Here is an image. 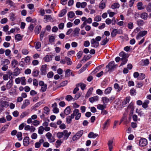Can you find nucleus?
<instances>
[{
  "label": "nucleus",
  "instance_id": "nucleus-55",
  "mask_svg": "<svg viewBox=\"0 0 151 151\" xmlns=\"http://www.w3.org/2000/svg\"><path fill=\"white\" fill-rule=\"evenodd\" d=\"M117 33V29H114L111 33V35L112 37L115 36Z\"/></svg>",
  "mask_w": 151,
  "mask_h": 151
},
{
  "label": "nucleus",
  "instance_id": "nucleus-8",
  "mask_svg": "<svg viewBox=\"0 0 151 151\" xmlns=\"http://www.w3.org/2000/svg\"><path fill=\"white\" fill-rule=\"evenodd\" d=\"M74 114L76 116L75 119L76 120H78L81 116V113L79 112V110L78 109H75L74 111Z\"/></svg>",
  "mask_w": 151,
  "mask_h": 151
},
{
  "label": "nucleus",
  "instance_id": "nucleus-4",
  "mask_svg": "<svg viewBox=\"0 0 151 151\" xmlns=\"http://www.w3.org/2000/svg\"><path fill=\"white\" fill-rule=\"evenodd\" d=\"M114 63V61H112L110 62L108 65H106V68H108V71H110L117 66V65H115Z\"/></svg>",
  "mask_w": 151,
  "mask_h": 151
},
{
  "label": "nucleus",
  "instance_id": "nucleus-18",
  "mask_svg": "<svg viewBox=\"0 0 151 151\" xmlns=\"http://www.w3.org/2000/svg\"><path fill=\"white\" fill-rule=\"evenodd\" d=\"M137 5V9L139 10L143 9L145 7V6L143 5L142 3L141 2L138 3Z\"/></svg>",
  "mask_w": 151,
  "mask_h": 151
},
{
  "label": "nucleus",
  "instance_id": "nucleus-46",
  "mask_svg": "<svg viewBox=\"0 0 151 151\" xmlns=\"http://www.w3.org/2000/svg\"><path fill=\"white\" fill-rule=\"evenodd\" d=\"M66 10L65 9L62 10L59 14L60 17H61L65 15L66 13Z\"/></svg>",
  "mask_w": 151,
  "mask_h": 151
},
{
  "label": "nucleus",
  "instance_id": "nucleus-58",
  "mask_svg": "<svg viewBox=\"0 0 151 151\" xmlns=\"http://www.w3.org/2000/svg\"><path fill=\"white\" fill-rule=\"evenodd\" d=\"M127 27L129 29H132L134 27L133 23L132 22L129 23L127 24Z\"/></svg>",
  "mask_w": 151,
  "mask_h": 151
},
{
  "label": "nucleus",
  "instance_id": "nucleus-64",
  "mask_svg": "<svg viewBox=\"0 0 151 151\" xmlns=\"http://www.w3.org/2000/svg\"><path fill=\"white\" fill-rule=\"evenodd\" d=\"M146 9L147 12H150L151 11V3H149L148 4Z\"/></svg>",
  "mask_w": 151,
  "mask_h": 151
},
{
  "label": "nucleus",
  "instance_id": "nucleus-45",
  "mask_svg": "<svg viewBox=\"0 0 151 151\" xmlns=\"http://www.w3.org/2000/svg\"><path fill=\"white\" fill-rule=\"evenodd\" d=\"M10 19L12 21H14L16 19L15 14L13 13H11L10 14Z\"/></svg>",
  "mask_w": 151,
  "mask_h": 151
},
{
  "label": "nucleus",
  "instance_id": "nucleus-11",
  "mask_svg": "<svg viewBox=\"0 0 151 151\" xmlns=\"http://www.w3.org/2000/svg\"><path fill=\"white\" fill-rule=\"evenodd\" d=\"M81 20L84 22H85L86 24L87 23L91 24L92 22V19L91 18H89L87 19L85 17H83L81 18Z\"/></svg>",
  "mask_w": 151,
  "mask_h": 151
},
{
  "label": "nucleus",
  "instance_id": "nucleus-59",
  "mask_svg": "<svg viewBox=\"0 0 151 151\" xmlns=\"http://www.w3.org/2000/svg\"><path fill=\"white\" fill-rule=\"evenodd\" d=\"M114 87L115 89H118V91H120L122 89V88L119 87V85L117 83L114 84Z\"/></svg>",
  "mask_w": 151,
  "mask_h": 151
},
{
  "label": "nucleus",
  "instance_id": "nucleus-19",
  "mask_svg": "<svg viewBox=\"0 0 151 151\" xmlns=\"http://www.w3.org/2000/svg\"><path fill=\"white\" fill-rule=\"evenodd\" d=\"M37 118V116L36 115L34 114L32 115L31 118H29L27 121V122L28 124H30L32 123V119L35 120Z\"/></svg>",
  "mask_w": 151,
  "mask_h": 151
},
{
  "label": "nucleus",
  "instance_id": "nucleus-2",
  "mask_svg": "<svg viewBox=\"0 0 151 151\" xmlns=\"http://www.w3.org/2000/svg\"><path fill=\"white\" fill-rule=\"evenodd\" d=\"M0 103V111H3L4 110V107L7 108L9 106V103L6 101H1Z\"/></svg>",
  "mask_w": 151,
  "mask_h": 151
},
{
  "label": "nucleus",
  "instance_id": "nucleus-60",
  "mask_svg": "<svg viewBox=\"0 0 151 151\" xmlns=\"http://www.w3.org/2000/svg\"><path fill=\"white\" fill-rule=\"evenodd\" d=\"M44 113L47 114L49 113L50 111V109L49 108L45 106L44 108Z\"/></svg>",
  "mask_w": 151,
  "mask_h": 151
},
{
  "label": "nucleus",
  "instance_id": "nucleus-38",
  "mask_svg": "<svg viewBox=\"0 0 151 151\" xmlns=\"http://www.w3.org/2000/svg\"><path fill=\"white\" fill-rule=\"evenodd\" d=\"M110 120H107L103 125V129H105L108 127L109 124Z\"/></svg>",
  "mask_w": 151,
  "mask_h": 151
},
{
  "label": "nucleus",
  "instance_id": "nucleus-44",
  "mask_svg": "<svg viewBox=\"0 0 151 151\" xmlns=\"http://www.w3.org/2000/svg\"><path fill=\"white\" fill-rule=\"evenodd\" d=\"M18 61L14 59L12 60L11 63L12 66L13 68H15L18 64Z\"/></svg>",
  "mask_w": 151,
  "mask_h": 151
},
{
  "label": "nucleus",
  "instance_id": "nucleus-35",
  "mask_svg": "<svg viewBox=\"0 0 151 151\" xmlns=\"http://www.w3.org/2000/svg\"><path fill=\"white\" fill-rule=\"evenodd\" d=\"M23 37V36L21 35L20 34H17L15 36V38L17 41H19L21 40Z\"/></svg>",
  "mask_w": 151,
  "mask_h": 151
},
{
  "label": "nucleus",
  "instance_id": "nucleus-1",
  "mask_svg": "<svg viewBox=\"0 0 151 151\" xmlns=\"http://www.w3.org/2000/svg\"><path fill=\"white\" fill-rule=\"evenodd\" d=\"M70 132H68L67 130H64L62 132H58L56 134L59 138H63V140H67L71 134Z\"/></svg>",
  "mask_w": 151,
  "mask_h": 151
},
{
  "label": "nucleus",
  "instance_id": "nucleus-24",
  "mask_svg": "<svg viewBox=\"0 0 151 151\" xmlns=\"http://www.w3.org/2000/svg\"><path fill=\"white\" fill-rule=\"evenodd\" d=\"M98 136V134H94L93 132H90L88 135V137L90 138H94Z\"/></svg>",
  "mask_w": 151,
  "mask_h": 151
},
{
  "label": "nucleus",
  "instance_id": "nucleus-9",
  "mask_svg": "<svg viewBox=\"0 0 151 151\" xmlns=\"http://www.w3.org/2000/svg\"><path fill=\"white\" fill-rule=\"evenodd\" d=\"M24 129L26 131L29 130L30 132H34L35 131L36 129L33 126H30L29 125H27L25 127Z\"/></svg>",
  "mask_w": 151,
  "mask_h": 151
},
{
  "label": "nucleus",
  "instance_id": "nucleus-6",
  "mask_svg": "<svg viewBox=\"0 0 151 151\" xmlns=\"http://www.w3.org/2000/svg\"><path fill=\"white\" fill-rule=\"evenodd\" d=\"M147 31L144 30L143 31H141L140 32L137 34L136 36V38L137 40L139 39L141 37H143L145 36L147 34Z\"/></svg>",
  "mask_w": 151,
  "mask_h": 151
},
{
  "label": "nucleus",
  "instance_id": "nucleus-56",
  "mask_svg": "<svg viewBox=\"0 0 151 151\" xmlns=\"http://www.w3.org/2000/svg\"><path fill=\"white\" fill-rule=\"evenodd\" d=\"M41 88L40 91L42 92H44L46 91L47 88V85L45 84V85H44L43 86H41Z\"/></svg>",
  "mask_w": 151,
  "mask_h": 151
},
{
  "label": "nucleus",
  "instance_id": "nucleus-25",
  "mask_svg": "<svg viewBox=\"0 0 151 151\" xmlns=\"http://www.w3.org/2000/svg\"><path fill=\"white\" fill-rule=\"evenodd\" d=\"M130 99V97H127L126 98V99L124 101L122 102V104L124 106H126V105L129 102Z\"/></svg>",
  "mask_w": 151,
  "mask_h": 151
},
{
  "label": "nucleus",
  "instance_id": "nucleus-54",
  "mask_svg": "<svg viewBox=\"0 0 151 151\" xmlns=\"http://www.w3.org/2000/svg\"><path fill=\"white\" fill-rule=\"evenodd\" d=\"M32 123L33 125L34 126H37L39 125L40 124V122L38 120H35L32 121Z\"/></svg>",
  "mask_w": 151,
  "mask_h": 151
},
{
  "label": "nucleus",
  "instance_id": "nucleus-63",
  "mask_svg": "<svg viewBox=\"0 0 151 151\" xmlns=\"http://www.w3.org/2000/svg\"><path fill=\"white\" fill-rule=\"evenodd\" d=\"M130 93L131 95L133 96L135 95L136 94V91L134 88H132L130 91Z\"/></svg>",
  "mask_w": 151,
  "mask_h": 151
},
{
  "label": "nucleus",
  "instance_id": "nucleus-12",
  "mask_svg": "<svg viewBox=\"0 0 151 151\" xmlns=\"http://www.w3.org/2000/svg\"><path fill=\"white\" fill-rule=\"evenodd\" d=\"M91 42L92 45V46L94 47H98L99 45V42H97L95 40V39L94 38L91 40Z\"/></svg>",
  "mask_w": 151,
  "mask_h": 151
},
{
  "label": "nucleus",
  "instance_id": "nucleus-14",
  "mask_svg": "<svg viewBox=\"0 0 151 151\" xmlns=\"http://www.w3.org/2000/svg\"><path fill=\"white\" fill-rule=\"evenodd\" d=\"M29 137H25L23 140V144L24 146H27L29 143Z\"/></svg>",
  "mask_w": 151,
  "mask_h": 151
},
{
  "label": "nucleus",
  "instance_id": "nucleus-34",
  "mask_svg": "<svg viewBox=\"0 0 151 151\" xmlns=\"http://www.w3.org/2000/svg\"><path fill=\"white\" fill-rule=\"evenodd\" d=\"M149 101L147 100H146L142 104V107L145 108L146 109L148 107V104L149 103Z\"/></svg>",
  "mask_w": 151,
  "mask_h": 151
},
{
  "label": "nucleus",
  "instance_id": "nucleus-62",
  "mask_svg": "<svg viewBox=\"0 0 151 151\" xmlns=\"http://www.w3.org/2000/svg\"><path fill=\"white\" fill-rule=\"evenodd\" d=\"M9 10V9L7 8L5 9L4 10L1 11L0 12V14L1 15H4L7 13V12Z\"/></svg>",
  "mask_w": 151,
  "mask_h": 151
},
{
  "label": "nucleus",
  "instance_id": "nucleus-26",
  "mask_svg": "<svg viewBox=\"0 0 151 151\" xmlns=\"http://www.w3.org/2000/svg\"><path fill=\"white\" fill-rule=\"evenodd\" d=\"M119 55L120 57H122L121 59H127V58L128 57L127 55L123 51L122 52L119 53Z\"/></svg>",
  "mask_w": 151,
  "mask_h": 151
},
{
  "label": "nucleus",
  "instance_id": "nucleus-40",
  "mask_svg": "<svg viewBox=\"0 0 151 151\" xmlns=\"http://www.w3.org/2000/svg\"><path fill=\"white\" fill-rule=\"evenodd\" d=\"M17 137L19 140H22V133L20 132H18L17 135Z\"/></svg>",
  "mask_w": 151,
  "mask_h": 151
},
{
  "label": "nucleus",
  "instance_id": "nucleus-42",
  "mask_svg": "<svg viewBox=\"0 0 151 151\" xmlns=\"http://www.w3.org/2000/svg\"><path fill=\"white\" fill-rule=\"evenodd\" d=\"M97 108L98 109L102 111L106 108V105L99 104L97 105Z\"/></svg>",
  "mask_w": 151,
  "mask_h": 151
},
{
  "label": "nucleus",
  "instance_id": "nucleus-37",
  "mask_svg": "<svg viewBox=\"0 0 151 151\" xmlns=\"http://www.w3.org/2000/svg\"><path fill=\"white\" fill-rule=\"evenodd\" d=\"M68 18L69 19V18H72L74 17L75 16L74 13L72 12H70L68 13Z\"/></svg>",
  "mask_w": 151,
  "mask_h": 151
},
{
  "label": "nucleus",
  "instance_id": "nucleus-48",
  "mask_svg": "<svg viewBox=\"0 0 151 151\" xmlns=\"http://www.w3.org/2000/svg\"><path fill=\"white\" fill-rule=\"evenodd\" d=\"M6 3L10 6H14L15 4L10 0H8L6 1Z\"/></svg>",
  "mask_w": 151,
  "mask_h": 151
},
{
  "label": "nucleus",
  "instance_id": "nucleus-5",
  "mask_svg": "<svg viewBox=\"0 0 151 151\" xmlns=\"http://www.w3.org/2000/svg\"><path fill=\"white\" fill-rule=\"evenodd\" d=\"M40 71L41 75H45L47 73V65L45 64L42 65L40 69Z\"/></svg>",
  "mask_w": 151,
  "mask_h": 151
},
{
  "label": "nucleus",
  "instance_id": "nucleus-41",
  "mask_svg": "<svg viewBox=\"0 0 151 151\" xmlns=\"http://www.w3.org/2000/svg\"><path fill=\"white\" fill-rule=\"evenodd\" d=\"M21 84L23 85H25L26 84V79L25 77H21Z\"/></svg>",
  "mask_w": 151,
  "mask_h": 151
},
{
  "label": "nucleus",
  "instance_id": "nucleus-7",
  "mask_svg": "<svg viewBox=\"0 0 151 151\" xmlns=\"http://www.w3.org/2000/svg\"><path fill=\"white\" fill-rule=\"evenodd\" d=\"M147 144V140L145 138H142L139 140V145L143 147L145 146Z\"/></svg>",
  "mask_w": 151,
  "mask_h": 151
},
{
  "label": "nucleus",
  "instance_id": "nucleus-17",
  "mask_svg": "<svg viewBox=\"0 0 151 151\" xmlns=\"http://www.w3.org/2000/svg\"><path fill=\"white\" fill-rule=\"evenodd\" d=\"M30 104L29 100L28 99L25 100L22 105L21 108L22 109H24L27 106L29 105Z\"/></svg>",
  "mask_w": 151,
  "mask_h": 151
},
{
  "label": "nucleus",
  "instance_id": "nucleus-13",
  "mask_svg": "<svg viewBox=\"0 0 151 151\" xmlns=\"http://www.w3.org/2000/svg\"><path fill=\"white\" fill-rule=\"evenodd\" d=\"M44 19L46 20L47 22L48 21L53 22L54 21L53 19L50 15H45Z\"/></svg>",
  "mask_w": 151,
  "mask_h": 151
},
{
  "label": "nucleus",
  "instance_id": "nucleus-50",
  "mask_svg": "<svg viewBox=\"0 0 151 151\" xmlns=\"http://www.w3.org/2000/svg\"><path fill=\"white\" fill-rule=\"evenodd\" d=\"M112 90V88L111 87H109L106 88L104 91V93L105 94H108L110 93Z\"/></svg>",
  "mask_w": 151,
  "mask_h": 151
},
{
  "label": "nucleus",
  "instance_id": "nucleus-27",
  "mask_svg": "<svg viewBox=\"0 0 151 151\" xmlns=\"http://www.w3.org/2000/svg\"><path fill=\"white\" fill-rule=\"evenodd\" d=\"M45 62H48L52 60L51 56L50 55H47L43 59Z\"/></svg>",
  "mask_w": 151,
  "mask_h": 151
},
{
  "label": "nucleus",
  "instance_id": "nucleus-31",
  "mask_svg": "<svg viewBox=\"0 0 151 151\" xmlns=\"http://www.w3.org/2000/svg\"><path fill=\"white\" fill-rule=\"evenodd\" d=\"M39 73L40 71L39 70L34 69L33 71L32 75L33 76L37 77L39 75Z\"/></svg>",
  "mask_w": 151,
  "mask_h": 151
},
{
  "label": "nucleus",
  "instance_id": "nucleus-43",
  "mask_svg": "<svg viewBox=\"0 0 151 151\" xmlns=\"http://www.w3.org/2000/svg\"><path fill=\"white\" fill-rule=\"evenodd\" d=\"M65 59L67 61V64L68 65H70L72 63V62L71 61L70 59L67 57L65 58Z\"/></svg>",
  "mask_w": 151,
  "mask_h": 151
},
{
  "label": "nucleus",
  "instance_id": "nucleus-28",
  "mask_svg": "<svg viewBox=\"0 0 151 151\" xmlns=\"http://www.w3.org/2000/svg\"><path fill=\"white\" fill-rule=\"evenodd\" d=\"M93 90V89L92 88H90L88 90L87 92L86 95V97L88 98L92 93V92Z\"/></svg>",
  "mask_w": 151,
  "mask_h": 151
},
{
  "label": "nucleus",
  "instance_id": "nucleus-36",
  "mask_svg": "<svg viewBox=\"0 0 151 151\" xmlns=\"http://www.w3.org/2000/svg\"><path fill=\"white\" fill-rule=\"evenodd\" d=\"M44 128L42 126H41L38 128V133L40 134H43L44 131Z\"/></svg>",
  "mask_w": 151,
  "mask_h": 151
},
{
  "label": "nucleus",
  "instance_id": "nucleus-57",
  "mask_svg": "<svg viewBox=\"0 0 151 151\" xmlns=\"http://www.w3.org/2000/svg\"><path fill=\"white\" fill-rule=\"evenodd\" d=\"M94 21L96 22H99L101 20V17L99 16H96L94 19Z\"/></svg>",
  "mask_w": 151,
  "mask_h": 151
},
{
  "label": "nucleus",
  "instance_id": "nucleus-16",
  "mask_svg": "<svg viewBox=\"0 0 151 151\" xmlns=\"http://www.w3.org/2000/svg\"><path fill=\"white\" fill-rule=\"evenodd\" d=\"M27 6L29 10H31L30 11V14H32L35 11V9L34 8V4H28L27 5Z\"/></svg>",
  "mask_w": 151,
  "mask_h": 151
},
{
  "label": "nucleus",
  "instance_id": "nucleus-29",
  "mask_svg": "<svg viewBox=\"0 0 151 151\" xmlns=\"http://www.w3.org/2000/svg\"><path fill=\"white\" fill-rule=\"evenodd\" d=\"M10 63L9 60L7 59H4L2 60L1 62V65H6L9 64Z\"/></svg>",
  "mask_w": 151,
  "mask_h": 151
},
{
  "label": "nucleus",
  "instance_id": "nucleus-3",
  "mask_svg": "<svg viewBox=\"0 0 151 151\" xmlns=\"http://www.w3.org/2000/svg\"><path fill=\"white\" fill-rule=\"evenodd\" d=\"M83 132L82 130L78 131L72 138L73 141H75L78 139L82 135Z\"/></svg>",
  "mask_w": 151,
  "mask_h": 151
},
{
  "label": "nucleus",
  "instance_id": "nucleus-15",
  "mask_svg": "<svg viewBox=\"0 0 151 151\" xmlns=\"http://www.w3.org/2000/svg\"><path fill=\"white\" fill-rule=\"evenodd\" d=\"M140 17L141 18L144 20H146L149 17V15L147 13L145 12H144L141 14L140 15Z\"/></svg>",
  "mask_w": 151,
  "mask_h": 151
},
{
  "label": "nucleus",
  "instance_id": "nucleus-53",
  "mask_svg": "<svg viewBox=\"0 0 151 151\" xmlns=\"http://www.w3.org/2000/svg\"><path fill=\"white\" fill-rule=\"evenodd\" d=\"M109 41L107 37H106L105 39L103 40L101 43V44L102 45H105Z\"/></svg>",
  "mask_w": 151,
  "mask_h": 151
},
{
  "label": "nucleus",
  "instance_id": "nucleus-33",
  "mask_svg": "<svg viewBox=\"0 0 151 151\" xmlns=\"http://www.w3.org/2000/svg\"><path fill=\"white\" fill-rule=\"evenodd\" d=\"M76 86L77 87L80 86L81 89L82 90H83L86 87V85L84 83H81L77 84Z\"/></svg>",
  "mask_w": 151,
  "mask_h": 151
},
{
  "label": "nucleus",
  "instance_id": "nucleus-21",
  "mask_svg": "<svg viewBox=\"0 0 151 151\" xmlns=\"http://www.w3.org/2000/svg\"><path fill=\"white\" fill-rule=\"evenodd\" d=\"M13 81L12 80H9L7 83L6 87L7 89H9L13 86Z\"/></svg>",
  "mask_w": 151,
  "mask_h": 151
},
{
  "label": "nucleus",
  "instance_id": "nucleus-30",
  "mask_svg": "<svg viewBox=\"0 0 151 151\" xmlns=\"http://www.w3.org/2000/svg\"><path fill=\"white\" fill-rule=\"evenodd\" d=\"M41 27L39 25H37L35 27V34H38L40 32V30H41Z\"/></svg>",
  "mask_w": 151,
  "mask_h": 151
},
{
  "label": "nucleus",
  "instance_id": "nucleus-39",
  "mask_svg": "<svg viewBox=\"0 0 151 151\" xmlns=\"http://www.w3.org/2000/svg\"><path fill=\"white\" fill-rule=\"evenodd\" d=\"M64 113L66 115L69 114L70 112V109L69 106L66 107L64 111Z\"/></svg>",
  "mask_w": 151,
  "mask_h": 151
},
{
  "label": "nucleus",
  "instance_id": "nucleus-47",
  "mask_svg": "<svg viewBox=\"0 0 151 151\" xmlns=\"http://www.w3.org/2000/svg\"><path fill=\"white\" fill-rule=\"evenodd\" d=\"M137 24L138 26H142L144 24V22L141 19H138L137 21Z\"/></svg>",
  "mask_w": 151,
  "mask_h": 151
},
{
  "label": "nucleus",
  "instance_id": "nucleus-32",
  "mask_svg": "<svg viewBox=\"0 0 151 151\" xmlns=\"http://www.w3.org/2000/svg\"><path fill=\"white\" fill-rule=\"evenodd\" d=\"M149 63L148 59H146L144 60H142L141 62V64L142 65H147Z\"/></svg>",
  "mask_w": 151,
  "mask_h": 151
},
{
  "label": "nucleus",
  "instance_id": "nucleus-23",
  "mask_svg": "<svg viewBox=\"0 0 151 151\" xmlns=\"http://www.w3.org/2000/svg\"><path fill=\"white\" fill-rule=\"evenodd\" d=\"M113 143V141L112 140H109L108 143V145L109 147V151H111L113 149L112 144Z\"/></svg>",
  "mask_w": 151,
  "mask_h": 151
},
{
  "label": "nucleus",
  "instance_id": "nucleus-20",
  "mask_svg": "<svg viewBox=\"0 0 151 151\" xmlns=\"http://www.w3.org/2000/svg\"><path fill=\"white\" fill-rule=\"evenodd\" d=\"M106 0H102L99 4V7L101 9H104L106 6Z\"/></svg>",
  "mask_w": 151,
  "mask_h": 151
},
{
  "label": "nucleus",
  "instance_id": "nucleus-49",
  "mask_svg": "<svg viewBox=\"0 0 151 151\" xmlns=\"http://www.w3.org/2000/svg\"><path fill=\"white\" fill-rule=\"evenodd\" d=\"M145 74L141 73L139 74L138 79L139 80H142L145 78Z\"/></svg>",
  "mask_w": 151,
  "mask_h": 151
},
{
  "label": "nucleus",
  "instance_id": "nucleus-61",
  "mask_svg": "<svg viewBox=\"0 0 151 151\" xmlns=\"http://www.w3.org/2000/svg\"><path fill=\"white\" fill-rule=\"evenodd\" d=\"M119 7V4L117 3L114 4L111 6L112 8L113 9H115L116 8H118Z\"/></svg>",
  "mask_w": 151,
  "mask_h": 151
},
{
  "label": "nucleus",
  "instance_id": "nucleus-52",
  "mask_svg": "<svg viewBox=\"0 0 151 151\" xmlns=\"http://www.w3.org/2000/svg\"><path fill=\"white\" fill-rule=\"evenodd\" d=\"M49 40L50 43L54 42L55 40V37L52 35H49Z\"/></svg>",
  "mask_w": 151,
  "mask_h": 151
},
{
  "label": "nucleus",
  "instance_id": "nucleus-51",
  "mask_svg": "<svg viewBox=\"0 0 151 151\" xmlns=\"http://www.w3.org/2000/svg\"><path fill=\"white\" fill-rule=\"evenodd\" d=\"M102 100L104 104L108 103L109 101V98L106 97H103L102 98Z\"/></svg>",
  "mask_w": 151,
  "mask_h": 151
},
{
  "label": "nucleus",
  "instance_id": "nucleus-10",
  "mask_svg": "<svg viewBox=\"0 0 151 151\" xmlns=\"http://www.w3.org/2000/svg\"><path fill=\"white\" fill-rule=\"evenodd\" d=\"M80 29L78 27L75 28L73 31V34L74 37H77L80 35Z\"/></svg>",
  "mask_w": 151,
  "mask_h": 151
},
{
  "label": "nucleus",
  "instance_id": "nucleus-22",
  "mask_svg": "<svg viewBox=\"0 0 151 151\" xmlns=\"http://www.w3.org/2000/svg\"><path fill=\"white\" fill-rule=\"evenodd\" d=\"M99 99V97L97 96H96L93 97H91L90 98L89 100L91 103H93L95 101H98Z\"/></svg>",
  "mask_w": 151,
  "mask_h": 151
}]
</instances>
